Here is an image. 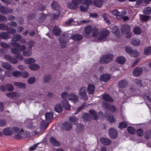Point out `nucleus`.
<instances>
[{
  "instance_id": "nucleus-1",
  "label": "nucleus",
  "mask_w": 151,
  "mask_h": 151,
  "mask_svg": "<svg viewBox=\"0 0 151 151\" xmlns=\"http://www.w3.org/2000/svg\"><path fill=\"white\" fill-rule=\"evenodd\" d=\"M63 99L62 103L64 108L67 110H70V106L67 99L71 100L74 103H76L78 100V97L76 95H61Z\"/></svg>"
},
{
  "instance_id": "nucleus-2",
  "label": "nucleus",
  "mask_w": 151,
  "mask_h": 151,
  "mask_svg": "<svg viewBox=\"0 0 151 151\" xmlns=\"http://www.w3.org/2000/svg\"><path fill=\"white\" fill-rule=\"evenodd\" d=\"M98 29L95 27L93 28L92 30V35L94 37H96L97 42L105 39L110 32L107 30L102 29L101 31L100 34H98Z\"/></svg>"
},
{
  "instance_id": "nucleus-3",
  "label": "nucleus",
  "mask_w": 151,
  "mask_h": 151,
  "mask_svg": "<svg viewBox=\"0 0 151 151\" xmlns=\"http://www.w3.org/2000/svg\"><path fill=\"white\" fill-rule=\"evenodd\" d=\"M10 44L13 47L19 48L18 49L15 48H12L11 49V52L16 55L20 53V51L25 50L26 48V46L24 45H20L19 43L17 42H12Z\"/></svg>"
},
{
  "instance_id": "nucleus-4",
  "label": "nucleus",
  "mask_w": 151,
  "mask_h": 151,
  "mask_svg": "<svg viewBox=\"0 0 151 151\" xmlns=\"http://www.w3.org/2000/svg\"><path fill=\"white\" fill-rule=\"evenodd\" d=\"M122 33L126 34V37L130 38L132 35L130 32L131 28L130 26L128 24H124L122 26Z\"/></svg>"
},
{
  "instance_id": "nucleus-5",
  "label": "nucleus",
  "mask_w": 151,
  "mask_h": 151,
  "mask_svg": "<svg viewBox=\"0 0 151 151\" xmlns=\"http://www.w3.org/2000/svg\"><path fill=\"white\" fill-rule=\"evenodd\" d=\"M114 58V56L112 54H108L104 55L100 60L101 63L106 64L111 61Z\"/></svg>"
},
{
  "instance_id": "nucleus-6",
  "label": "nucleus",
  "mask_w": 151,
  "mask_h": 151,
  "mask_svg": "<svg viewBox=\"0 0 151 151\" xmlns=\"http://www.w3.org/2000/svg\"><path fill=\"white\" fill-rule=\"evenodd\" d=\"M109 135L112 139H114L117 136L118 132L117 130L113 128H111L109 130Z\"/></svg>"
},
{
  "instance_id": "nucleus-7",
  "label": "nucleus",
  "mask_w": 151,
  "mask_h": 151,
  "mask_svg": "<svg viewBox=\"0 0 151 151\" xmlns=\"http://www.w3.org/2000/svg\"><path fill=\"white\" fill-rule=\"evenodd\" d=\"M111 12L113 14L116 15L117 19H122L123 15L125 14V12L123 10L120 12L117 10H114L111 11Z\"/></svg>"
},
{
  "instance_id": "nucleus-8",
  "label": "nucleus",
  "mask_w": 151,
  "mask_h": 151,
  "mask_svg": "<svg viewBox=\"0 0 151 151\" xmlns=\"http://www.w3.org/2000/svg\"><path fill=\"white\" fill-rule=\"evenodd\" d=\"M13 12V10L10 8H7L5 6H0V12L5 14L12 13Z\"/></svg>"
},
{
  "instance_id": "nucleus-9",
  "label": "nucleus",
  "mask_w": 151,
  "mask_h": 151,
  "mask_svg": "<svg viewBox=\"0 0 151 151\" xmlns=\"http://www.w3.org/2000/svg\"><path fill=\"white\" fill-rule=\"evenodd\" d=\"M125 50L127 53L130 54L133 57H136L137 55V53L136 51L133 50L131 47H126Z\"/></svg>"
},
{
  "instance_id": "nucleus-10",
  "label": "nucleus",
  "mask_w": 151,
  "mask_h": 151,
  "mask_svg": "<svg viewBox=\"0 0 151 151\" xmlns=\"http://www.w3.org/2000/svg\"><path fill=\"white\" fill-rule=\"evenodd\" d=\"M4 57L6 60L13 64H16L18 62V61L16 58H13L9 55H4Z\"/></svg>"
},
{
  "instance_id": "nucleus-11",
  "label": "nucleus",
  "mask_w": 151,
  "mask_h": 151,
  "mask_svg": "<svg viewBox=\"0 0 151 151\" xmlns=\"http://www.w3.org/2000/svg\"><path fill=\"white\" fill-rule=\"evenodd\" d=\"M142 71L143 70L142 68L137 67L133 71V74L134 76L137 77L142 73Z\"/></svg>"
},
{
  "instance_id": "nucleus-12",
  "label": "nucleus",
  "mask_w": 151,
  "mask_h": 151,
  "mask_svg": "<svg viewBox=\"0 0 151 151\" xmlns=\"http://www.w3.org/2000/svg\"><path fill=\"white\" fill-rule=\"evenodd\" d=\"M50 143L54 146L59 147L60 145V142L53 137L50 138Z\"/></svg>"
},
{
  "instance_id": "nucleus-13",
  "label": "nucleus",
  "mask_w": 151,
  "mask_h": 151,
  "mask_svg": "<svg viewBox=\"0 0 151 151\" xmlns=\"http://www.w3.org/2000/svg\"><path fill=\"white\" fill-rule=\"evenodd\" d=\"M100 140L102 144L105 145H109L111 142V141L109 138L103 137L101 138Z\"/></svg>"
},
{
  "instance_id": "nucleus-14",
  "label": "nucleus",
  "mask_w": 151,
  "mask_h": 151,
  "mask_svg": "<svg viewBox=\"0 0 151 151\" xmlns=\"http://www.w3.org/2000/svg\"><path fill=\"white\" fill-rule=\"evenodd\" d=\"M89 116L94 120H96L98 119V116L96 112L93 109H91L89 111Z\"/></svg>"
},
{
  "instance_id": "nucleus-15",
  "label": "nucleus",
  "mask_w": 151,
  "mask_h": 151,
  "mask_svg": "<svg viewBox=\"0 0 151 151\" xmlns=\"http://www.w3.org/2000/svg\"><path fill=\"white\" fill-rule=\"evenodd\" d=\"M110 76L108 74H104L100 76L99 79L102 81L106 82L110 78Z\"/></svg>"
},
{
  "instance_id": "nucleus-16",
  "label": "nucleus",
  "mask_w": 151,
  "mask_h": 151,
  "mask_svg": "<svg viewBox=\"0 0 151 151\" xmlns=\"http://www.w3.org/2000/svg\"><path fill=\"white\" fill-rule=\"evenodd\" d=\"M128 84V82L126 80H121L119 81L118 86L121 88H124L127 86Z\"/></svg>"
},
{
  "instance_id": "nucleus-17",
  "label": "nucleus",
  "mask_w": 151,
  "mask_h": 151,
  "mask_svg": "<svg viewBox=\"0 0 151 151\" xmlns=\"http://www.w3.org/2000/svg\"><path fill=\"white\" fill-rule=\"evenodd\" d=\"M14 85L17 88H18L20 89H24L26 88V85L23 83L20 82H15Z\"/></svg>"
},
{
  "instance_id": "nucleus-18",
  "label": "nucleus",
  "mask_w": 151,
  "mask_h": 151,
  "mask_svg": "<svg viewBox=\"0 0 151 151\" xmlns=\"http://www.w3.org/2000/svg\"><path fill=\"white\" fill-rule=\"evenodd\" d=\"M105 117L111 123H113L115 122V119L112 114L105 113Z\"/></svg>"
},
{
  "instance_id": "nucleus-19",
  "label": "nucleus",
  "mask_w": 151,
  "mask_h": 151,
  "mask_svg": "<svg viewBox=\"0 0 151 151\" xmlns=\"http://www.w3.org/2000/svg\"><path fill=\"white\" fill-rule=\"evenodd\" d=\"M63 127L67 130H70L72 127L71 124L68 121L65 122L63 124Z\"/></svg>"
},
{
  "instance_id": "nucleus-20",
  "label": "nucleus",
  "mask_w": 151,
  "mask_h": 151,
  "mask_svg": "<svg viewBox=\"0 0 151 151\" xmlns=\"http://www.w3.org/2000/svg\"><path fill=\"white\" fill-rule=\"evenodd\" d=\"M95 87L93 84H89L87 88L88 93L89 94H93L95 90Z\"/></svg>"
},
{
  "instance_id": "nucleus-21",
  "label": "nucleus",
  "mask_w": 151,
  "mask_h": 151,
  "mask_svg": "<svg viewBox=\"0 0 151 151\" xmlns=\"http://www.w3.org/2000/svg\"><path fill=\"white\" fill-rule=\"evenodd\" d=\"M22 38V36L20 34L14 35L12 36V39L11 40V42H16L19 41Z\"/></svg>"
},
{
  "instance_id": "nucleus-22",
  "label": "nucleus",
  "mask_w": 151,
  "mask_h": 151,
  "mask_svg": "<svg viewBox=\"0 0 151 151\" xmlns=\"http://www.w3.org/2000/svg\"><path fill=\"white\" fill-rule=\"evenodd\" d=\"M131 44L134 46H137L140 44V41L139 39L137 38H134L131 40Z\"/></svg>"
},
{
  "instance_id": "nucleus-23",
  "label": "nucleus",
  "mask_w": 151,
  "mask_h": 151,
  "mask_svg": "<svg viewBox=\"0 0 151 151\" xmlns=\"http://www.w3.org/2000/svg\"><path fill=\"white\" fill-rule=\"evenodd\" d=\"M0 35L1 38L5 40L9 39L11 38V35L8 34V33L7 32H2L0 33Z\"/></svg>"
},
{
  "instance_id": "nucleus-24",
  "label": "nucleus",
  "mask_w": 151,
  "mask_h": 151,
  "mask_svg": "<svg viewBox=\"0 0 151 151\" xmlns=\"http://www.w3.org/2000/svg\"><path fill=\"white\" fill-rule=\"evenodd\" d=\"M61 32V30L58 26H55L53 29V33L56 35H59Z\"/></svg>"
},
{
  "instance_id": "nucleus-25",
  "label": "nucleus",
  "mask_w": 151,
  "mask_h": 151,
  "mask_svg": "<svg viewBox=\"0 0 151 151\" xmlns=\"http://www.w3.org/2000/svg\"><path fill=\"white\" fill-rule=\"evenodd\" d=\"M83 37V36L80 34H76L72 35L70 37V38L74 40L79 41L82 39Z\"/></svg>"
},
{
  "instance_id": "nucleus-26",
  "label": "nucleus",
  "mask_w": 151,
  "mask_h": 151,
  "mask_svg": "<svg viewBox=\"0 0 151 151\" xmlns=\"http://www.w3.org/2000/svg\"><path fill=\"white\" fill-rule=\"evenodd\" d=\"M50 6L51 8L55 10L59 11V10L60 9V6L56 1H53L51 4Z\"/></svg>"
},
{
  "instance_id": "nucleus-27",
  "label": "nucleus",
  "mask_w": 151,
  "mask_h": 151,
  "mask_svg": "<svg viewBox=\"0 0 151 151\" xmlns=\"http://www.w3.org/2000/svg\"><path fill=\"white\" fill-rule=\"evenodd\" d=\"M25 124H27L26 127L27 128L33 129L35 127L33 125L32 121L31 119L26 120L25 121Z\"/></svg>"
},
{
  "instance_id": "nucleus-28",
  "label": "nucleus",
  "mask_w": 151,
  "mask_h": 151,
  "mask_svg": "<svg viewBox=\"0 0 151 151\" xmlns=\"http://www.w3.org/2000/svg\"><path fill=\"white\" fill-rule=\"evenodd\" d=\"M84 126L81 124H78L76 126V130L78 132H83L84 130Z\"/></svg>"
},
{
  "instance_id": "nucleus-29",
  "label": "nucleus",
  "mask_w": 151,
  "mask_h": 151,
  "mask_svg": "<svg viewBox=\"0 0 151 151\" xmlns=\"http://www.w3.org/2000/svg\"><path fill=\"white\" fill-rule=\"evenodd\" d=\"M3 134L5 135H11L13 134V132L9 128L4 129L3 131Z\"/></svg>"
},
{
  "instance_id": "nucleus-30",
  "label": "nucleus",
  "mask_w": 151,
  "mask_h": 151,
  "mask_svg": "<svg viewBox=\"0 0 151 151\" xmlns=\"http://www.w3.org/2000/svg\"><path fill=\"white\" fill-rule=\"evenodd\" d=\"M53 114L52 111L47 112L46 113L45 117L47 120H50L53 117Z\"/></svg>"
},
{
  "instance_id": "nucleus-31",
  "label": "nucleus",
  "mask_w": 151,
  "mask_h": 151,
  "mask_svg": "<svg viewBox=\"0 0 151 151\" xmlns=\"http://www.w3.org/2000/svg\"><path fill=\"white\" fill-rule=\"evenodd\" d=\"M103 99L106 101L113 102V100L110 95H103Z\"/></svg>"
},
{
  "instance_id": "nucleus-32",
  "label": "nucleus",
  "mask_w": 151,
  "mask_h": 151,
  "mask_svg": "<svg viewBox=\"0 0 151 151\" xmlns=\"http://www.w3.org/2000/svg\"><path fill=\"white\" fill-rule=\"evenodd\" d=\"M93 27H91V26H87L85 29V32L86 34H90L92 31Z\"/></svg>"
},
{
  "instance_id": "nucleus-33",
  "label": "nucleus",
  "mask_w": 151,
  "mask_h": 151,
  "mask_svg": "<svg viewBox=\"0 0 151 151\" xmlns=\"http://www.w3.org/2000/svg\"><path fill=\"white\" fill-rule=\"evenodd\" d=\"M112 32L114 33L116 37L119 38L123 34L122 33V32H121L120 30L117 28H115V31H113Z\"/></svg>"
},
{
  "instance_id": "nucleus-34",
  "label": "nucleus",
  "mask_w": 151,
  "mask_h": 151,
  "mask_svg": "<svg viewBox=\"0 0 151 151\" xmlns=\"http://www.w3.org/2000/svg\"><path fill=\"white\" fill-rule=\"evenodd\" d=\"M116 61L118 63L122 64L125 62L126 60L124 57L119 56L116 58Z\"/></svg>"
},
{
  "instance_id": "nucleus-35",
  "label": "nucleus",
  "mask_w": 151,
  "mask_h": 151,
  "mask_svg": "<svg viewBox=\"0 0 151 151\" xmlns=\"http://www.w3.org/2000/svg\"><path fill=\"white\" fill-rule=\"evenodd\" d=\"M29 68L31 70L35 71L39 69L40 66L37 64H34L29 66Z\"/></svg>"
},
{
  "instance_id": "nucleus-36",
  "label": "nucleus",
  "mask_w": 151,
  "mask_h": 151,
  "mask_svg": "<svg viewBox=\"0 0 151 151\" xmlns=\"http://www.w3.org/2000/svg\"><path fill=\"white\" fill-rule=\"evenodd\" d=\"M67 6L68 8L71 9H75L77 8L75 4L72 2V3L69 2L68 3Z\"/></svg>"
},
{
  "instance_id": "nucleus-37",
  "label": "nucleus",
  "mask_w": 151,
  "mask_h": 151,
  "mask_svg": "<svg viewBox=\"0 0 151 151\" xmlns=\"http://www.w3.org/2000/svg\"><path fill=\"white\" fill-rule=\"evenodd\" d=\"M94 3L97 7H100L103 4V0H94Z\"/></svg>"
},
{
  "instance_id": "nucleus-38",
  "label": "nucleus",
  "mask_w": 151,
  "mask_h": 151,
  "mask_svg": "<svg viewBox=\"0 0 151 151\" xmlns=\"http://www.w3.org/2000/svg\"><path fill=\"white\" fill-rule=\"evenodd\" d=\"M150 17V16H147L144 15H140V18L141 20L143 21H147Z\"/></svg>"
},
{
  "instance_id": "nucleus-39",
  "label": "nucleus",
  "mask_w": 151,
  "mask_h": 151,
  "mask_svg": "<svg viewBox=\"0 0 151 151\" xmlns=\"http://www.w3.org/2000/svg\"><path fill=\"white\" fill-rule=\"evenodd\" d=\"M133 32L135 34L139 35L142 33V30L140 27H136L134 28Z\"/></svg>"
},
{
  "instance_id": "nucleus-40",
  "label": "nucleus",
  "mask_w": 151,
  "mask_h": 151,
  "mask_svg": "<svg viewBox=\"0 0 151 151\" xmlns=\"http://www.w3.org/2000/svg\"><path fill=\"white\" fill-rule=\"evenodd\" d=\"M25 62L27 64H32L35 63L36 60L33 58H29L26 59Z\"/></svg>"
},
{
  "instance_id": "nucleus-41",
  "label": "nucleus",
  "mask_w": 151,
  "mask_h": 151,
  "mask_svg": "<svg viewBox=\"0 0 151 151\" xmlns=\"http://www.w3.org/2000/svg\"><path fill=\"white\" fill-rule=\"evenodd\" d=\"M54 109L55 111L58 113L61 112L63 110L62 106L59 104H57L55 106Z\"/></svg>"
},
{
  "instance_id": "nucleus-42",
  "label": "nucleus",
  "mask_w": 151,
  "mask_h": 151,
  "mask_svg": "<svg viewBox=\"0 0 151 151\" xmlns=\"http://www.w3.org/2000/svg\"><path fill=\"white\" fill-rule=\"evenodd\" d=\"M128 132L131 134H134L136 133V130L132 127H127Z\"/></svg>"
},
{
  "instance_id": "nucleus-43",
  "label": "nucleus",
  "mask_w": 151,
  "mask_h": 151,
  "mask_svg": "<svg viewBox=\"0 0 151 151\" xmlns=\"http://www.w3.org/2000/svg\"><path fill=\"white\" fill-rule=\"evenodd\" d=\"M144 53L147 55L151 54V46L146 47L144 51Z\"/></svg>"
},
{
  "instance_id": "nucleus-44",
  "label": "nucleus",
  "mask_w": 151,
  "mask_h": 151,
  "mask_svg": "<svg viewBox=\"0 0 151 151\" xmlns=\"http://www.w3.org/2000/svg\"><path fill=\"white\" fill-rule=\"evenodd\" d=\"M39 18V21L40 23H42L45 20L47 17V16L43 13L41 14Z\"/></svg>"
},
{
  "instance_id": "nucleus-45",
  "label": "nucleus",
  "mask_w": 151,
  "mask_h": 151,
  "mask_svg": "<svg viewBox=\"0 0 151 151\" xmlns=\"http://www.w3.org/2000/svg\"><path fill=\"white\" fill-rule=\"evenodd\" d=\"M69 119L70 121L72 122L74 124H76L78 122V119L74 116H70Z\"/></svg>"
},
{
  "instance_id": "nucleus-46",
  "label": "nucleus",
  "mask_w": 151,
  "mask_h": 151,
  "mask_svg": "<svg viewBox=\"0 0 151 151\" xmlns=\"http://www.w3.org/2000/svg\"><path fill=\"white\" fill-rule=\"evenodd\" d=\"M143 13L145 14H150L151 13V8L146 7L143 10Z\"/></svg>"
},
{
  "instance_id": "nucleus-47",
  "label": "nucleus",
  "mask_w": 151,
  "mask_h": 151,
  "mask_svg": "<svg viewBox=\"0 0 151 151\" xmlns=\"http://www.w3.org/2000/svg\"><path fill=\"white\" fill-rule=\"evenodd\" d=\"M6 89L9 91H11L14 89V86L12 84H9L6 85Z\"/></svg>"
},
{
  "instance_id": "nucleus-48",
  "label": "nucleus",
  "mask_w": 151,
  "mask_h": 151,
  "mask_svg": "<svg viewBox=\"0 0 151 151\" xmlns=\"http://www.w3.org/2000/svg\"><path fill=\"white\" fill-rule=\"evenodd\" d=\"M61 11H58V13L57 14H52L50 15V17H52L53 19H58V17L60 16L61 14Z\"/></svg>"
},
{
  "instance_id": "nucleus-49",
  "label": "nucleus",
  "mask_w": 151,
  "mask_h": 151,
  "mask_svg": "<svg viewBox=\"0 0 151 151\" xmlns=\"http://www.w3.org/2000/svg\"><path fill=\"white\" fill-rule=\"evenodd\" d=\"M8 25L5 24H0V29L1 30L7 31L8 29Z\"/></svg>"
},
{
  "instance_id": "nucleus-50",
  "label": "nucleus",
  "mask_w": 151,
  "mask_h": 151,
  "mask_svg": "<svg viewBox=\"0 0 151 151\" xmlns=\"http://www.w3.org/2000/svg\"><path fill=\"white\" fill-rule=\"evenodd\" d=\"M90 117L88 113H85L82 116V118L85 122L89 120Z\"/></svg>"
},
{
  "instance_id": "nucleus-51",
  "label": "nucleus",
  "mask_w": 151,
  "mask_h": 151,
  "mask_svg": "<svg viewBox=\"0 0 151 151\" xmlns=\"http://www.w3.org/2000/svg\"><path fill=\"white\" fill-rule=\"evenodd\" d=\"M2 66L4 68L7 69H12L11 65L7 63H3L2 64Z\"/></svg>"
},
{
  "instance_id": "nucleus-52",
  "label": "nucleus",
  "mask_w": 151,
  "mask_h": 151,
  "mask_svg": "<svg viewBox=\"0 0 151 151\" xmlns=\"http://www.w3.org/2000/svg\"><path fill=\"white\" fill-rule=\"evenodd\" d=\"M127 124L126 122H122L119 123V128L120 129L123 128H126L127 127Z\"/></svg>"
},
{
  "instance_id": "nucleus-53",
  "label": "nucleus",
  "mask_w": 151,
  "mask_h": 151,
  "mask_svg": "<svg viewBox=\"0 0 151 151\" xmlns=\"http://www.w3.org/2000/svg\"><path fill=\"white\" fill-rule=\"evenodd\" d=\"M12 74L14 77H18L20 76L21 72L18 71H14L12 73Z\"/></svg>"
},
{
  "instance_id": "nucleus-54",
  "label": "nucleus",
  "mask_w": 151,
  "mask_h": 151,
  "mask_svg": "<svg viewBox=\"0 0 151 151\" xmlns=\"http://www.w3.org/2000/svg\"><path fill=\"white\" fill-rule=\"evenodd\" d=\"M87 89L85 87H83L81 88L79 91V94H86Z\"/></svg>"
},
{
  "instance_id": "nucleus-55",
  "label": "nucleus",
  "mask_w": 151,
  "mask_h": 151,
  "mask_svg": "<svg viewBox=\"0 0 151 151\" xmlns=\"http://www.w3.org/2000/svg\"><path fill=\"white\" fill-rule=\"evenodd\" d=\"M9 34H14L16 32V30L15 29L13 28H8L7 30Z\"/></svg>"
},
{
  "instance_id": "nucleus-56",
  "label": "nucleus",
  "mask_w": 151,
  "mask_h": 151,
  "mask_svg": "<svg viewBox=\"0 0 151 151\" xmlns=\"http://www.w3.org/2000/svg\"><path fill=\"white\" fill-rule=\"evenodd\" d=\"M88 7V6H86L85 4L82 5L80 7V10L82 12H85L87 11Z\"/></svg>"
},
{
  "instance_id": "nucleus-57",
  "label": "nucleus",
  "mask_w": 151,
  "mask_h": 151,
  "mask_svg": "<svg viewBox=\"0 0 151 151\" xmlns=\"http://www.w3.org/2000/svg\"><path fill=\"white\" fill-rule=\"evenodd\" d=\"M32 54L31 51L30 50L24 51L23 52V55L25 56H29Z\"/></svg>"
},
{
  "instance_id": "nucleus-58",
  "label": "nucleus",
  "mask_w": 151,
  "mask_h": 151,
  "mask_svg": "<svg viewBox=\"0 0 151 151\" xmlns=\"http://www.w3.org/2000/svg\"><path fill=\"white\" fill-rule=\"evenodd\" d=\"M110 105L108 103L104 102L102 104L103 107L107 110H109L110 109Z\"/></svg>"
},
{
  "instance_id": "nucleus-59",
  "label": "nucleus",
  "mask_w": 151,
  "mask_h": 151,
  "mask_svg": "<svg viewBox=\"0 0 151 151\" xmlns=\"http://www.w3.org/2000/svg\"><path fill=\"white\" fill-rule=\"evenodd\" d=\"M82 0H72V2L75 4L78 8V4L81 3Z\"/></svg>"
},
{
  "instance_id": "nucleus-60",
  "label": "nucleus",
  "mask_w": 151,
  "mask_h": 151,
  "mask_svg": "<svg viewBox=\"0 0 151 151\" xmlns=\"http://www.w3.org/2000/svg\"><path fill=\"white\" fill-rule=\"evenodd\" d=\"M36 81V78L34 77H31L28 80V83L30 84H32L35 82Z\"/></svg>"
},
{
  "instance_id": "nucleus-61",
  "label": "nucleus",
  "mask_w": 151,
  "mask_h": 151,
  "mask_svg": "<svg viewBox=\"0 0 151 151\" xmlns=\"http://www.w3.org/2000/svg\"><path fill=\"white\" fill-rule=\"evenodd\" d=\"M134 82L137 84L138 86H143L142 83L141 81L140 80L137 79H136L134 80Z\"/></svg>"
},
{
  "instance_id": "nucleus-62",
  "label": "nucleus",
  "mask_w": 151,
  "mask_h": 151,
  "mask_svg": "<svg viewBox=\"0 0 151 151\" xmlns=\"http://www.w3.org/2000/svg\"><path fill=\"white\" fill-rule=\"evenodd\" d=\"M108 15L106 14H104L103 15V18L104 20L106 21V23L109 24H110V22L108 19Z\"/></svg>"
},
{
  "instance_id": "nucleus-63",
  "label": "nucleus",
  "mask_w": 151,
  "mask_h": 151,
  "mask_svg": "<svg viewBox=\"0 0 151 151\" xmlns=\"http://www.w3.org/2000/svg\"><path fill=\"white\" fill-rule=\"evenodd\" d=\"M137 134L139 136H142L143 135V132L142 129H139L137 131Z\"/></svg>"
},
{
  "instance_id": "nucleus-64",
  "label": "nucleus",
  "mask_w": 151,
  "mask_h": 151,
  "mask_svg": "<svg viewBox=\"0 0 151 151\" xmlns=\"http://www.w3.org/2000/svg\"><path fill=\"white\" fill-rule=\"evenodd\" d=\"M29 76V73L27 72H24L22 73H21V74L20 76L24 78H27Z\"/></svg>"
}]
</instances>
